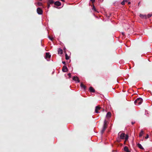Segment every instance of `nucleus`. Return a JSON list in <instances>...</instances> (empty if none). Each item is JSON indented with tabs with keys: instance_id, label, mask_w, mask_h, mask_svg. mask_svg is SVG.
<instances>
[{
	"instance_id": "f257e3e1",
	"label": "nucleus",
	"mask_w": 152,
	"mask_h": 152,
	"mask_svg": "<svg viewBox=\"0 0 152 152\" xmlns=\"http://www.w3.org/2000/svg\"><path fill=\"white\" fill-rule=\"evenodd\" d=\"M118 136H119L120 138L121 139H125V140L124 141V143L126 141L128 140V137L127 135L125 136L124 133H122L121 132H119L118 134Z\"/></svg>"
},
{
	"instance_id": "f03ea898",
	"label": "nucleus",
	"mask_w": 152,
	"mask_h": 152,
	"mask_svg": "<svg viewBox=\"0 0 152 152\" xmlns=\"http://www.w3.org/2000/svg\"><path fill=\"white\" fill-rule=\"evenodd\" d=\"M143 101L142 99L141 98H139L137 99L134 102L135 104L136 105H139L141 104Z\"/></svg>"
},
{
	"instance_id": "7ed1b4c3",
	"label": "nucleus",
	"mask_w": 152,
	"mask_h": 152,
	"mask_svg": "<svg viewBox=\"0 0 152 152\" xmlns=\"http://www.w3.org/2000/svg\"><path fill=\"white\" fill-rule=\"evenodd\" d=\"M107 121L105 120L104 122V125L103 127L101 130V133L102 134L105 131V129L107 128Z\"/></svg>"
},
{
	"instance_id": "20e7f679",
	"label": "nucleus",
	"mask_w": 152,
	"mask_h": 152,
	"mask_svg": "<svg viewBox=\"0 0 152 152\" xmlns=\"http://www.w3.org/2000/svg\"><path fill=\"white\" fill-rule=\"evenodd\" d=\"M73 80L76 83H78L80 82L79 79L77 76H74L73 78Z\"/></svg>"
},
{
	"instance_id": "39448f33",
	"label": "nucleus",
	"mask_w": 152,
	"mask_h": 152,
	"mask_svg": "<svg viewBox=\"0 0 152 152\" xmlns=\"http://www.w3.org/2000/svg\"><path fill=\"white\" fill-rule=\"evenodd\" d=\"M37 12L39 15H42V11L40 8L39 7L37 9Z\"/></svg>"
},
{
	"instance_id": "423d86ee",
	"label": "nucleus",
	"mask_w": 152,
	"mask_h": 152,
	"mask_svg": "<svg viewBox=\"0 0 152 152\" xmlns=\"http://www.w3.org/2000/svg\"><path fill=\"white\" fill-rule=\"evenodd\" d=\"M51 57V55L49 53H46L45 58H50Z\"/></svg>"
},
{
	"instance_id": "0eeeda50",
	"label": "nucleus",
	"mask_w": 152,
	"mask_h": 152,
	"mask_svg": "<svg viewBox=\"0 0 152 152\" xmlns=\"http://www.w3.org/2000/svg\"><path fill=\"white\" fill-rule=\"evenodd\" d=\"M101 108V107L99 106H97L96 107L95 109V112L96 113H99V112H98V110H99Z\"/></svg>"
},
{
	"instance_id": "6e6552de",
	"label": "nucleus",
	"mask_w": 152,
	"mask_h": 152,
	"mask_svg": "<svg viewBox=\"0 0 152 152\" xmlns=\"http://www.w3.org/2000/svg\"><path fill=\"white\" fill-rule=\"evenodd\" d=\"M62 71L64 72H66L67 71V68L66 66H63L62 68Z\"/></svg>"
},
{
	"instance_id": "1a4fd4ad",
	"label": "nucleus",
	"mask_w": 152,
	"mask_h": 152,
	"mask_svg": "<svg viewBox=\"0 0 152 152\" xmlns=\"http://www.w3.org/2000/svg\"><path fill=\"white\" fill-rule=\"evenodd\" d=\"M54 4L57 6H59L61 5V3L58 1H57L54 3Z\"/></svg>"
},
{
	"instance_id": "9d476101",
	"label": "nucleus",
	"mask_w": 152,
	"mask_h": 152,
	"mask_svg": "<svg viewBox=\"0 0 152 152\" xmlns=\"http://www.w3.org/2000/svg\"><path fill=\"white\" fill-rule=\"evenodd\" d=\"M124 149V151L126 152H130V151L129 150L128 147L127 146H125Z\"/></svg>"
},
{
	"instance_id": "9b49d317",
	"label": "nucleus",
	"mask_w": 152,
	"mask_h": 152,
	"mask_svg": "<svg viewBox=\"0 0 152 152\" xmlns=\"http://www.w3.org/2000/svg\"><path fill=\"white\" fill-rule=\"evenodd\" d=\"M89 90L91 92H94L95 90L92 87H91L89 88Z\"/></svg>"
},
{
	"instance_id": "f8f14e48",
	"label": "nucleus",
	"mask_w": 152,
	"mask_h": 152,
	"mask_svg": "<svg viewBox=\"0 0 152 152\" xmlns=\"http://www.w3.org/2000/svg\"><path fill=\"white\" fill-rule=\"evenodd\" d=\"M137 146L140 149H144L142 147V145L138 143L137 144Z\"/></svg>"
},
{
	"instance_id": "ddd939ff",
	"label": "nucleus",
	"mask_w": 152,
	"mask_h": 152,
	"mask_svg": "<svg viewBox=\"0 0 152 152\" xmlns=\"http://www.w3.org/2000/svg\"><path fill=\"white\" fill-rule=\"evenodd\" d=\"M58 53L59 54H62L63 53L62 50L60 48H59L58 50Z\"/></svg>"
},
{
	"instance_id": "4468645a",
	"label": "nucleus",
	"mask_w": 152,
	"mask_h": 152,
	"mask_svg": "<svg viewBox=\"0 0 152 152\" xmlns=\"http://www.w3.org/2000/svg\"><path fill=\"white\" fill-rule=\"evenodd\" d=\"M140 17H141L142 18H147V17H146V16L145 15L140 14Z\"/></svg>"
},
{
	"instance_id": "2eb2a0df",
	"label": "nucleus",
	"mask_w": 152,
	"mask_h": 152,
	"mask_svg": "<svg viewBox=\"0 0 152 152\" xmlns=\"http://www.w3.org/2000/svg\"><path fill=\"white\" fill-rule=\"evenodd\" d=\"M80 86L81 88H83L84 89H85L86 87L82 83H81Z\"/></svg>"
},
{
	"instance_id": "dca6fc26",
	"label": "nucleus",
	"mask_w": 152,
	"mask_h": 152,
	"mask_svg": "<svg viewBox=\"0 0 152 152\" xmlns=\"http://www.w3.org/2000/svg\"><path fill=\"white\" fill-rule=\"evenodd\" d=\"M111 114L110 112H108L106 115V116L107 117H110L111 116Z\"/></svg>"
},
{
	"instance_id": "f3484780",
	"label": "nucleus",
	"mask_w": 152,
	"mask_h": 152,
	"mask_svg": "<svg viewBox=\"0 0 152 152\" xmlns=\"http://www.w3.org/2000/svg\"><path fill=\"white\" fill-rule=\"evenodd\" d=\"M144 134L143 132V131L142 130H141V131L140 132V133L139 134V137H141L142 136L143 134Z\"/></svg>"
},
{
	"instance_id": "a211bd4d",
	"label": "nucleus",
	"mask_w": 152,
	"mask_h": 152,
	"mask_svg": "<svg viewBox=\"0 0 152 152\" xmlns=\"http://www.w3.org/2000/svg\"><path fill=\"white\" fill-rule=\"evenodd\" d=\"M54 3V1L53 0H48V3L50 4H52Z\"/></svg>"
},
{
	"instance_id": "6ab92c4d",
	"label": "nucleus",
	"mask_w": 152,
	"mask_h": 152,
	"mask_svg": "<svg viewBox=\"0 0 152 152\" xmlns=\"http://www.w3.org/2000/svg\"><path fill=\"white\" fill-rule=\"evenodd\" d=\"M66 59V60H68L69 59V57L68 56L67 54H65Z\"/></svg>"
},
{
	"instance_id": "aec40b11",
	"label": "nucleus",
	"mask_w": 152,
	"mask_h": 152,
	"mask_svg": "<svg viewBox=\"0 0 152 152\" xmlns=\"http://www.w3.org/2000/svg\"><path fill=\"white\" fill-rule=\"evenodd\" d=\"M92 10H94L95 11H96L95 7L94 5H93V7L92 8Z\"/></svg>"
},
{
	"instance_id": "412c9836",
	"label": "nucleus",
	"mask_w": 152,
	"mask_h": 152,
	"mask_svg": "<svg viewBox=\"0 0 152 152\" xmlns=\"http://www.w3.org/2000/svg\"><path fill=\"white\" fill-rule=\"evenodd\" d=\"M37 4L39 6H42V3L40 2H38Z\"/></svg>"
},
{
	"instance_id": "4be33fe9",
	"label": "nucleus",
	"mask_w": 152,
	"mask_h": 152,
	"mask_svg": "<svg viewBox=\"0 0 152 152\" xmlns=\"http://www.w3.org/2000/svg\"><path fill=\"white\" fill-rule=\"evenodd\" d=\"M121 4L123 5H124L125 4V0H124V1L121 2Z\"/></svg>"
},
{
	"instance_id": "5701e85b",
	"label": "nucleus",
	"mask_w": 152,
	"mask_h": 152,
	"mask_svg": "<svg viewBox=\"0 0 152 152\" xmlns=\"http://www.w3.org/2000/svg\"><path fill=\"white\" fill-rule=\"evenodd\" d=\"M152 15L151 14H148V18H149Z\"/></svg>"
},
{
	"instance_id": "b1692460",
	"label": "nucleus",
	"mask_w": 152,
	"mask_h": 152,
	"mask_svg": "<svg viewBox=\"0 0 152 152\" xmlns=\"http://www.w3.org/2000/svg\"><path fill=\"white\" fill-rule=\"evenodd\" d=\"M149 137V135L148 134H147L146 137H145V138L146 139L148 138Z\"/></svg>"
},
{
	"instance_id": "393cba45",
	"label": "nucleus",
	"mask_w": 152,
	"mask_h": 152,
	"mask_svg": "<svg viewBox=\"0 0 152 152\" xmlns=\"http://www.w3.org/2000/svg\"><path fill=\"white\" fill-rule=\"evenodd\" d=\"M90 1H91L92 3H94L95 1V0H90Z\"/></svg>"
},
{
	"instance_id": "a878e982",
	"label": "nucleus",
	"mask_w": 152,
	"mask_h": 152,
	"mask_svg": "<svg viewBox=\"0 0 152 152\" xmlns=\"http://www.w3.org/2000/svg\"><path fill=\"white\" fill-rule=\"evenodd\" d=\"M71 74L70 73H69L68 74V75L69 76V77H70L71 76Z\"/></svg>"
},
{
	"instance_id": "bb28decb",
	"label": "nucleus",
	"mask_w": 152,
	"mask_h": 152,
	"mask_svg": "<svg viewBox=\"0 0 152 152\" xmlns=\"http://www.w3.org/2000/svg\"><path fill=\"white\" fill-rule=\"evenodd\" d=\"M117 141L118 142H120L121 141L120 140V139H117Z\"/></svg>"
},
{
	"instance_id": "cd10ccee",
	"label": "nucleus",
	"mask_w": 152,
	"mask_h": 152,
	"mask_svg": "<svg viewBox=\"0 0 152 152\" xmlns=\"http://www.w3.org/2000/svg\"><path fill=\"white\" fill-rule=\"evenodd\" d=\"M50 7V5L49 4V3H48V8H49Z\"/></svg>"
},
{
	"instance_id": "c85d7f7f",
	"label": "nucleus",
	"mask_w": 152,
	"mask_h": 152,
	"mask_svg": "<svg viewBox=\"0 0 152 152\" xmlns=\"http://www.w3.org/2000/svg\"><path fill=\"white\" fill-rule=\"evenodd\" d=\"M62 63L63 64L65 65L66 64V62L65 61H62Z\"/></svg>"
},
{
	"instance_id": "c756f323",
	"label": "nucleus",
	"mask_w": 152,
	"mask_h": 152,
	"mask_svg": "<svg viewBox=\"0 0 152 152\" xmlns=\"http://www.w3.org/2000/svg\"><path fill=\"white\" fill-rule=\"evenodd\" d=\"M128 4H131V2L130 1H129L128 2Z\"/></svg>"
},
{
	"instance_id": "7c9ffc66",
	"label": "nucleus",
	"mask_w": 152,
	"mask_h": 152,
	"mask_svg": "<svg viewBox=\"0 0 152 152\" xmlns=\"http://www.w3.org/2000/svg\"><path fill=\"white\" fill-rule=\"evenodd\" d=\"M49 39L51 40H53V38H50V37H49Z\"/></svg>"
},
{
	"instance_id": "2f4dec72",
	"label": "nucleus",
	"mask_w": 152,
	"mask_h": 152,
	"mask_svg": "<svg viewBox=\"0 0 152 152\" xmlns=\"http://www.w3.org/2000/svg\"><path fill=\"white\" fill-rule=\"evenodd\" d=\"M128 1V0H125V1L126 2H127Z\"/></svg>"
},
{
	"instance_id": "473e14b6",
	"label": "nucleus",
	"mask_w": 152,
	"mask_h": 152,
	"mask_svg": "<svg viewBox=\"0 0 152 152\" xmlns=\"http://www.w3.org/2000/svg\"><path fill=\"white\" fill-rule=\"evenodd\" d=\"M121 34H122L123 35H124V32H122V33H121Z\"/></svg>"
},
{
	"instance_id": "72a5a7b5",
	"label": "nucleus",
	"mask_w": 152,
	"mask_h": 152,
	"mask_svg": "<svg viewBox=\"0 0 152 152\" xmlns=\"http://www.w3.org/2000/svg\"><path fill=\"white\" fill-rule=\"evenodd\" d=\"M134 123V122H132V124H133Z\"/></svg>"
},
{
	"instance_id": "f704fd0d",
	"label": "nucleus",
	"mask_w": 152,
	"mask_h": 152,
	"mask_svg": "<svg viewBox=\"0 0 152 152\" xmlns=\"http://www.w3.org/2000/svg\"><path fill=\"white\" fill-rule=\"evenodd\" d=\"M40 1H42V0H40Z\"/></svg>"
}]
</instances>
